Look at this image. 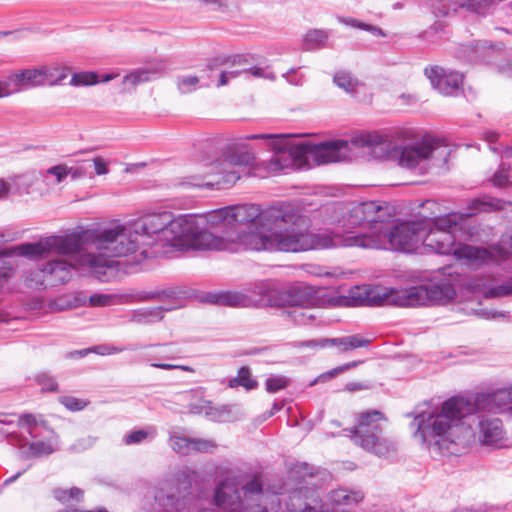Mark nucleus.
Instances as JSON below:
<instances>
[{
    "label": "nucleus",
    "mask_w": 512,
    "mask_h": 512,
    "mask_svg": "<svg viewBox=\"0 0 512 512\" xmlns=\"http://www.w3.org/2000/svg\"><path fill=\"white\" fill-rule=\"evenodd\" d=\"M84 243L92 245L97 252L80 255L77 264L101 282H108L115 276L119 263L116 258L131 256L133 263L140 264L143 260L158 255L156 250L142 248L132 223L117 224L102 230L73 232L64 236L52 235L35 243L20 244L15 247V251L18 255L31 259L51 255L69 256L77 253Z\"/></svg>",
    "instance_id": "nucleus-1"
},
{
    "label": "nucleus",
    "mask_w": 512,
    "mask_h": 512,
    "mask_svg": "<svg viewBox=\"0 0 512 512\" xmlns=\"http://www.w3.org/2000/svg\"><path fill=\"white\" fill-rule=\"evenodd\" d=\"M386 202L367 201L351 204L343 218L345 236L318 237L320 248L360 247L369 249H391L406 253L416 251L422 243L423 223L406 222L388 228L391 218Z\"/></svg>",
    "instance_id": "nucleus-2"
},
{
    "label": "nucleus",
    "mask_w": 512,
    "mask_h": 512,
    "mask_svg": "<svg viewBox=\"0 0 512 512\" xmlns=\"http://www.w3.org/2000/svg\"><path fill=\"white\" fill-rule=\"evenodd\" d=\"M507 408L512 414V386L478 393L473 402L463 397H452L443 402L441 408L415 417V435L423 442L434 441L439 446L465 443L472 435L470 426L464 422L465 417L473 412L497 414Z\"/></svg>",
    "instance_id": "nucleus-3"
},
{
    "label": "nucleus",
    "mask_w": 512,
    "mask_h": 512,
    "mask_svg": "<svg viewBox=\"0 0 512 512\" xmlns=\"http://www.w3.org/2000/svg\"><path fill=\"white\" fill-rule=\"evenodd\" d=\"M506 202L488 195L471 200L466 213H448L444 216L429 217L423 221L421 245L438 254H452L458 261L469 268L478 269L483 265L497 263L507 258L508 252L499 247L490 249L468 244H455L454 231L462 222L477 213L504 209Z\"/></svg>",
    "instance_id": "nucleus-4"
},
{
    "label": "nucleus",
    "mask_w": 512,
    "mask_h": 512,
    "mask_svg": "<svg viewBox=\"0 0 512 512\" xmlns=\"http://www.w3.org/2000/svg\"><path fill=\"white\" fill-rule=\"evenodd\" d=\"M232 232L253 231L268 238L290 240L295 242L296 249L282 250L283 252H299L312 248H320L318 237L296 230L301 221V211L292 202H277L266 208L258 204H239L229 206Z\"/></svg>",
    "instance_id": "nucleus-5"
},
{
    "label": "nucleus",
    "mask_w": 512,
    "mask_h": 512,
    "mask_svg": "<svg viewBox=\"0 0 512 512\" xmlns=\"http://www.w3.org/2000/svg\"><path fill=\"white\" fill-rule=\"evenodd\" d=\"M409 129H396L390 135L377 131L361 132L356 135L352 143L365 147L375 158L397 159L398 164L418 174H425L429 162L436 155L446 160L449 155L447 146L442 140L425 136L415 144L398 146L393 140H406L410 137Z\"/></svg>",
    "instance_id": "nucleus-6"
},
{
    "label": "nucleus",
    "mask_w": 512,
    "mask_h": 512,
    "mask_svg": "<svg viewBox=\"0 0 512 512\" xmlns=\"http://www.w3.org/2000/svg\"><path fill=\"white\" fill-rule=\"evenodd\" d=\"M460 286V275L453 273L451 267L443 268L427 282L404 289L375 287L366 291V299L372 305H393L415 307L430 304L444 305L456 297Z\"/></svg>",
    "instance_id": "nucleus-7"
},
{
    "label": "nucleus",
    "mask_w": 512,
    "mask_h": 512,
    "mask_svg": "<svg viewBox=\"0 0 512 512\" xmlns=\"http://www.w3.org/2000/svg\"><path fill=\"white\" fill-rule=\"evenodd\" d=\"M208 228L183 227L178 249L191 248L194 250H216L228 252L262 251V250H291L296 249L295 242L268 238L253 231H226L225 235H217Z\"/></svg>",
    "instance_id": "nucleus-8"
},
{
    "label": "nucleus",
    "mask_w": 512,
    "mask_h": 512,
    "mask_svg": "<svg viewBox=\"0 0 512 512\" xmlns=\"http://www.w3.org/2000/svg\"><path fill=\"white\" fill-rule=\"evenodd\" d=\"M218 473L225 478L217 484L214 496L213 509H200L197 512H269L277 510L279 500L273 496L272 506L269 509L261 504L263 495L262 484L258 479H253L239 490L238 477L232 475L228 468H218Z\"/></svg>",
    "instance_id": "nucleus-9"
},
{
    "label": "nucleus",
    "mask_w": 512,
    "mask_h": 512,
    "mask_svg": "<svg viewBox=\"0 0 512 512\" xmlns=\"http://www.w3.org/2000/svg\"><path fill=\"white\" fill-rule=\"evenodd\" d=\"M132 225L142 248L156 250L159 254L161 251L157 246L177 248L186 219L184 215L174 216L170 211H162L146 214L132 222Z\"/></svg>",
    "instance_id": "nucleus-10"
},
{
    "label": "nucleus",
    "mask_w": 512,
    "mask_h": 512,
    "mask_svg": "<svg viewBox=\"0 0 512 512\" xmlns=\"http://www.w3.org/2000/svg\"><path fill=\"white\" fill-rule=\"evenodd\" d=\"M386 420L379 410H369L357 415L356 425L350 430L351 440L363 449L379 457H387L396 451V442L382 436L381 421Z\"/></svg>",
    "instance_id": "nucleus-11"
},
{
    "label": "nucleus",
    "mask_w": 512,
    "mask_h": 512,
    "mask_svg": "<svg viewBox=\"0 0 512 512\" xmlns=\"http://www.w3.org/2000/svg\"><path fill=\"white\" fill-rule=\"evenodd\" d=\"M246 140H265L274 151V154L266 163L270 172H279L290 166L294 161L302 162L313 160L314 144L302 142L291 144L289 135L286 134H250Z\"/></svg>",
    "instance_id": "nucleus-12"
},
{
    "label": "nucleus",
    "mask_w": 512,
    "mask_h": 512,
    "mask_svg": "<svg viewBox=\"0 0 512 512\" xmlns=\"http://www.w3.org/2000/svg\"><path fill=\"white\" fill-rule=\"evenodd\" d=\"M154 498L159 507L157 512H183L186 508L190 511L192 504L194 507L199 506V500L195 501L193 496L180 495V491L173 482H164L157 489Z\"/></svg>",
    "instance_id": "nucleus-13"
},
{
    "label": "nucleus",
    "mask_w": 512,
    "mask_h": 512,
    "mask_svg": "<svg viewBox=\"0 0 512 512\" xmlns=\"http://www.w3.org/2000/svg\"><path fill=\"white\" fill-rule=\"evenodd\" d=\"M353 135L349 141L336 140L330 142H323L314 144L313 148V161L318 164H328L340 161H346L353 157V148H361L352 143ZM366 149L365 147H362Z\"/></svg>",
    "instance_id": "nucleus-14"
},
{
    "label": "nucleus",
    "mask_w": 512,
    "mask_h": 512,
    "mask_svg": "<svg viewBox=\"0 0 512 512\" xmlns=\"http://www.w3.org/2000/svg\"><path fill=\"white\" fill-rule=\"evenodd\" d=\"M230 207H223L208 212L207 214L184 215L186 226L191 228H208L225 235L226 231H233L230 217Z\"/></svg>",
    "instance_id": "nucleus-15"
},
{
    "label": "nucleus",
    "mask_w": 512,
    "mask_h": 512,
    "mask_svg": "<svg viewBox=\"0 0 512 512\" xmlns=\"http://www.w3.org/2000/svg\"><path fill=\"white\" fill-rule=\"evenodd\" d=\"M432 87L445 96H454L462 89L463 74L447 70L440 66L427 67L424 70Z\"/></svg>",
    "instance_id": "nucleus-16"
},
{
    "label": "nucleus",
    "mask_w": 512,
    "mask_h": 512,
    "mask_svg": "<svg viewBox=\"0 0 512 512\" xmlns=\"http://www.w3.org/2000/svg\"><path fill=\"white\" fill-rule=\"evenodd\" d=\"M287 296L289 300L288 307L293 309L287 312V315L297 325H306L314 316L304 311V307L311 304V290L309 287L302 284H294L287 287Z\"/></svg>",
    "instance_id": "nucleus-17"
},
{
    "label": "nucleus",
    "mask_w": 512,
    "mask_h": 512,
    "mask_svg": "<svg viewBox=\"0 0 512 512\" xmlns=\"http://www.w3.org/2000/svg\"><path fill=\"white\" fill-rule=\"evenodd\" d=\"M76 269V264L70 261L64 259L50 260L41 269L43 274L42 283L51 286L64 284L71 279L72 273Z\"/></svg>",
    "instance_id": "nucleus-18"
},
{
    "label": "nucleus",
    "mask_w": 512,
    "mask_h": 512,
    "mask_svg": "<svg viewBox=\"0 0 512 512\" xmlns=\"http://www.w3.org/2000/svg\"><path fill=\"white\" fill-rule=\"evenodd\" d=\"M177 292L173 289L164 290L159 294V297L163 299H171L173 303L162 305L152 308H143L136 311L134 320L138 323H154L161 321L164 318V313L172 311L180 307V304L176 302Z\"/></svg>",
    "instance_id": "nucleus-19"
},
{
    "label": "nucleus",
    "mask_w": 512,
    "mask_h": 512,
    "mask_svg": "<svg viewBox=\"0 0 512 512\" xmlns=\"http://www.w3.org/2000/svg\"><path fill=\"white\" fill-rule=\"evenodd\" d=\"M215 161V156L206 155L200 161L190 165L189 175L185 177L182 185L193 187H212L214 184H220V181H213L211 178L217 176V173H207L209 170L205 164Z\"/></svg>",
    "instance_id": "nucleus-20"
},
{
    "label": "nucleus",
    "mask_w": 512,
    "mask_h": 512,
    "mask_svg": "<svg viewBox=\"0 0 512 512\" xmlns=\"http://www.w3.org/2000/svg\"><path fill=\"white\" fill-rule=\"evenodd\" d=\"M478 435L481 442L494 445L500 442L504 436L502 421L493 416L478 413Z\"/></svg>",
    "instance_id": "nucleus-21"
},
{
    "label": "nucleus",
    "mask_w": 512,
    "mask_h": 512,
    "mask_svg": "<svg viewBox=\"0 0 512 512\" xmlns=\"http://www.w3.org/2000/svg\"><path fill=\"white\" fill-rule=\"evenodd\" d=\"M206 300L212 304L230 307H253L256 305V299L244 291L212 292L207 294Z\"/></svg>",
    "instance_id": "nucleus-22"
},
{
    "label": "nucleus",
    "mask_w": 512,
    "mask_h": 512,
    "mask_svg": "<svg viewBox=\"0 0 512 512\" xmlns=\"http://www.w3.org/2000/svg\"><path fill=\"white\" fill-rule=\"evenodd\" d=\"M168 69V64L164 60H158L149 63L143 68L133 70L123 78V84L137 86L139 84L151 81L157 75L165 72Z\"/></svg>",
    "instance_id": "nucleus-23"
},
{
    "label": "nucleus",
    "mask_w": 512,
    "mask_h": 512,
    "mask_svg": "<svg viewBox=\"0 0 512 512\" xmlns=\"http://www.w3.org/2000/svg\"><path fill=\"white\" fill-rule=\"evenodd\" d=\"M21 90L42 86L47 83L53 84L50 78L53 76L51 68L43 66L41 68L24 69L16 72Z\"/></svg>",
    "instance_id": "nucleus-24"
},
{
    "label": "nucleus",
    "mask_w": 512,
    "mask_h": 512,
    "mask_svg": "<svg viewBox=\"0 0 512 512\" xmlns=\"http://www.w3.org/2000/svg\"><path fill=\"white\" fill-rule=\"evenodd\" d=\"M70 172L71 170L66 165H56L44 171H39L41 186L36 188L37 192L40 194L48 193L56 185L62 183Z\"/></svg>",
    "instance_id": "nucleus-25"
},
{
    "label": "nucleus",
    "mask_w": 512,
    "mask_h": 512,
    "mask_svg": "<svg viewBox=\"0 0 512 512\" xmlns=\"http://www.w3.org/2000/svg\"><path fill=\"white\" fill-rule=\"evenodd\" d=\"M228 158L222 153L221 156L215 157V161H210L205 164L209 170L207 173H217V176H222L224 183H235L239 178V171L234 164H228Z\"/></svg>",
    "instance_id": "nucleus-26"
},
{
    "label": "nucleus",
    "mask_w": 512,
    "mask_h": 512,
    "mask_svg": "<svg viewBox=\"0 0 512 512\" xmlns=\"http://www.w3.org/2000/svg\"><path fill=\"white\" fill-rule=\"evenodd\" d=\"M228 158V164L232 163L239 170L240 167L250 165L254 160L253 153L248 149L247 145L242 143H233L222 152Z\"/></svg>",
    "instance_id": "nucleus-27"
},
{
    "label": "nucleus",
    "mask_w": 512,
    "mask_h": 512,
    "mask_svg": "<svg viewBox=\"0 0 512 512\" xmlns=\"http://www.w3.org/2000/svg\"><path fill=\"white\" fill-rule=\"evenodd\" d=\"M370 343V339L360 334H354L337 338H329V346L337 347L339 352L341 353H346L357 348L368 347Z\"/></svg>",
    "instance_id": "nucleus-28"
},
{
    "label": "nucleus",
    "mask_w": 512,
    "mask_h": 512,
    "mask_svg": "<svg viewBox=\"0 0 512 512\" xmlns=\"http://www.w3.org/2000/svg\"><path fill=\"white\" fill-rule=\"evenodd\" d=\"M364 494L360 490L349 491L345 488H338L329 493V500L336 505L353 506L361 502Z\"/></svg>",
    "instance_id": "nucleus-29"
},
{
    "label": "nucleus",
    "mask_w": 512,
    "mask_h": 512,
    "mask_svg": "<svg viewBox=\"0 0 512 512\" xmlns=\"http://www.w3.org/2000/svg\"><path fill=\"white\" fill-rule=\"evenodd\" d=\"M52 436L46 441L31 442L28 446L27 457H42L52 454L58 446V436L52 432Z\"/></svg>",
    "instance_id": "nucleus-30"
},
{
    "label": "nucleus",
    "mask_w": 512,
    "mask_h": 512,
    "mask_svg": "<svg viewBox=\"0 0 512 512\" xmlns=\"http://www.w3.org/2000/svg\"><path fill=\"white\" fill-rule=\"evenodd\" d=\"M238 386H242L246 390H253L258 387V382L251 375L250 368L247 366H242L238 372L237 376L229 379L228 387L236 388Z\"/></svg>",
    "instance_id": "nucleus-31"
},
{
    "label": "nucleus",
    "mask_w": 512,
    "mask_h": 512,
    "mask_svg": "<svg viewBox=\"0 0 512 512\" xmlns=\"http://www.w3.org/2000/svg\"><path fill=\"white\" fill-rule=\"evenodd\" d=\"M16 185L21 192L26 194L37 191L36 188L41 186L39 173L34 171L16 177Z\"/></svg>",
    "instance_id": "nucleus-32"
},
{
    "label": "nucleus",
    "mask_w": 512,
    "mask_h": 512,
    "mask_svg": "<svg viewBox=\"0 0 512 512\" xmlns=\"http://www.w3.org/2000/svg\"><path fill=\"white\" fill-rule=\"evenodd\" d=\"M17 425L19 427H27V432L32 438H36L39 436V426H43L44 428H46L45 421H38L36 416L30 413H25L19 416Z\"/></svg>",
    "instance_id": "nucleus-33"
},
{
    "label": "nucleus",
    "mask_w": 512,
    "mask_h": 512,
    "mask_svg": "<svg viewBox=\"0 0 512 512\" xmlns=\"http://www.w3.org/2000/svg\"><path fill=\"white\" fill-rule=\"evenodd\" d=\"M287 295V288L279 289L272 283L265 304L270 307H288Z\"/></svg>",
    "instance_id": "nucleus-34"
},
{
    "label": "nucleus",
    "mask_w": 512,
    "mask_h": 512,
    "mask_svg": "<svg viewBox=\"0 0 512 512\" xmlns=\"http://www.w3.org/2000/svg\"><path fill=\"white\" fill-rule=\"evenodd\" d=\"M328 39V34L324 30L314 29L309 31L303 39L305 49L313 50L321 47Z\"/></svg>",
    "instance_id": "nucleus-35"
},
{
    "label": "nucleus",
    "mask_w": 512,
    "mask_h": 512,
    "mask_svg": "<svg viewBox=\"0 0 512 512\" xmlns=\"http://www.w3.org/2000/svg\"><path fill=\"white\" fill-rule=\"evenodd\" d=\"M338 21L341 24H344L346 26L361 29V30L370 32L371 34L376 35V36H382V37L386 36V34L384 33V31L381 28L361 22L355 18L339 16Z\"/></svg>",
    "instance_id": "nucleus-36"
},
{
    "label": "nucleus",
    "mask_w": 512,
    "mask_h": 512,
    "mask_svg": "<svg viewBox=\"0 0 512 512\" xmlns=\"http://www.w3.org/2000/svg\"><path fill=\"white\" fill-rule=\"evenodd\" d=\"M333 82L347 93L354 92L359 85V81L356 78L344 71L337 72L333 77Z\"/></svg>",
    "instance_id": "nucleus-37"
},
{
    "label": "nucleus",
    "mask_w": 512,
    "mask_h": 512,
    "mask_svg": "<svg viewBox=\"0 0 512 512\" xmlns=\"http://www.w3.org/2000/svg\"><path fill=\"white\" fill-rule=\"evenodd\" d=\"M21 91L17 73L10 74L7 78L0 80V98L10 96Z\"/></svg>",
    "instance_id": "nucleus-38"
},
{
    "label": "nucleus",
    "mask_w": 512,
    "mask_h": 512,
    "mask_svg": "<svg viewBox=\"0 0 512 512\" xmlns=\"http://www.w3.org/2000/svg\"><path fill=\"white\" fill-rule=\"evenodd\" d=\"M510 295H512V276L504 283L495 285L483 292L486 299L502 298Z\"/></svg>",
    "instance_id": "nucleus-39"
},
{
    "label": "nucleus",
    "mask_w": 512,
    "mask_h": 512,
    "mask_svg": "<svg viewBox=\"0 0 512 512\" xmlns=\"http://www.w3.org/2000/svg\"><path fill=\"white\" fill-rule=\"evenodd\" d=\"M121 298L116 294L95 293L89 297V304L92 307H106L119 304Z\"/></svg>",
    "instance_id": "nucleus-40"
},
{
    "label": "nucleus",
    "mask_w": 512,
    "mask_h": 512,
    "mask_svg": "<svg viewBox=\"0 0 512 512\" xmlns=\"http://www.w3.org/2000/svg\"><path fill=\"white\" fill-rule=\"evenodd\" d=\"M361 363L362 361H352L344 365L337 366L327 372L320 374L313 382H311L310 386H313L318 382H327L334 378L335 376H337L338 374L343 373L349 369L355 368Z\"/></svg>",
    "instance_id": "nucleus-41"
},
{
    "label": "nucleus",
    "mask_w": 512,
    "mask_h": 512,
    "mask_svg": "<svg viewBox=\"0 0 512 512\" xmlns=\"http://www.w3.org/2000/svg\"><path fill=\"white\" fill-rule=\"evenodd\" d=\"M494 186L503 187L509 183H512V162L506 164L503 162L500 165L499 170L494 174L492 178Z\"/></svg>",
    "instance_id": "nucleus-42"
},
{
    "label": "nucleus",
    "mask_w": 512,
    "mask_h": 512,
    "mask_svg": "<svg viewBox=\"0 0 512 512\" xmlns=\"http://www.w3.org/2000/svg\"><path fill=\"white\" fill-rule=\"evenodd\" d=\"M271 284L272 283L269 281L258 282L255 283L252 288L244 290V292L256 299V305L259 302L266 303Z\"/></svg>",
    "instance_id": "nucleus-43"
},
{
    "label": "nucleus",
    "mask_w": 512,
    "mask_h": 512,
    "mask_svg": "<svg viewBox=\"0 0 512 512\" xmlns=\"http://www.w3.org/2000/svg\"><path fill=\"white\" fill-rule=\"evenodd\" d=\"M99 82V76L95 72H78L71 77L70 84L73 86H90Z\"/></svg>",
    "instance_id": "nucleus-44"
},
{
    "label": "nucleus",
    "mask_w": 512,
    "mask_h": 512,
    "mask_svg": "<svg viewBox=\"0 0 512 512\" xmlns=\"http://www.w3.org/2000/svg\"><path fill=\"white\" fill-rule=\"evenodd\" d=\"M53 494L54 497L62 503H66L70 500H76L79 502L83 497V491L77 487L70 489L58 488L53 491Z\"/></svg>",
    "instance_id": "nucleus-45"
},
{
    "label": "nucleus",
    "mask_w": 512,
    "mask_h": 512,
    "mask_svg": "<svg viewBox=\"0 0 512 512\" xmlns=\"http://www.w3.org/2000/svg\"><path fill=\"white\" fill-rule=\"evenodd\" d=\"M59 403L71 412L81 411L89 405L88 400L76 398L73 396H61L59 397Z\"/></svg>",
    "instance_id": "nucleus-46"
},
{
    "label": "nucleus",
    "mask_w": 512,
    "mask_h": 512,
    "mask_svg": "<svg viewBox=\"0 0 512 512\" xmlns=\"http://www.w3.org/2000/svg\"><path fill=\"white\" fill-rule=\"evenodd\" d=\"M290 385V379L286 376L276 375L267 378L265 382L266 391L269 393H276L280 390L286 389Z\"/></svg>",
    "instance_id": "nucleus-47"
},
{
    "label": "nucleus",
    "mask_w": 512,
    "mask_h": 512,
    "mask_svg": "<svg viewBox=\"0 0 512 512\" xmlns=\"http://www.w3.org/2000/svg\"><path fill=\"white\" fill-rule=\"evenodd\" d=\"M170 447L177 453L188 455L191 453V438L183 436H171L169 439Z\"/></svg>",
    "instance_id": "nucleus-48"
},
{
    "label": "nucleus",
    "mask_w": 512,
    "mask_h": 512,
    "mask_svg": "<svg viewBox=\"0 0 512 512\" xmlns=\"http://www.w3.org/2000/svg\"><path fill=\"white\" fill-rule=\"evenodd\" d=\"M217 444L211 439L191 438V452L213 453Z\"/></svg>",
    "instance_id": "nucleus-49"
},
{
    "label": "nucleus",
    "mask_w": 512,
    "mask_h": 512,
    "mask_svg": "<svg viewBox=\"0 0 512 512\" xmlns=\"http://www.w3.org/2000/svg\"><path fill=\"white\" fill-rule=\"evenodd\" d=\"M36 382L43 391L55 392L58 389V383L48 373H40L36 377Z\"/></svg>",
    "instance_id": "nucleus-50"
},
{
    "label": "nucleus",
    "mask_w": 512,
    "mask_h": 512,
    "mask_svg": "<svg viewBox=\"0 0 512 512\" xmlns=\"http://www.w3.org/2000/svg\"><path fill=\"white\" fill-rule=\"evenodd\" d=\"M108 163L101 157H96L93 160H88L84 163V169L94 168L97 175H105L109 172Z\"/></svg>",
    "instance_id": "nucleus-51"
},
{
    "label": "nucleus",
    "mask_w": 512,
    "mask_h": 512,
    "mask_svg": "<svg viewBox=\"0 0 512 512\" xmlns=\"http://www.w3.org/2000/svg\"><path fill=\"white\" fill-rule=\"evenodd\" d=\"M149 436V431L145 429L134 430L124 437L126 445L139 444L145 441Z\"/></svg>",
    "instance_id": "nucleus-52"
},
{
    "label": "nucleus",
    "mask_w": 512,
    "mask_h": 512,
    "mask_svg": "<svg viewBox=\"0 0 512 512\" xmlns=\"http://www.w3.org/2000/svg\"><path fill=\"white\" fill-rule=\"evenodd\" d=\"M198 82L199 79L196 76H185L179 79L178 88L181 93H190L196 89Z\"/></svg>",
    "instance_id": "nucleus-53"
},
{
    "label": "nucleus",
    "mask_w": 512,
    "mask_h": 512,
    "mask_svg": "<svg viewBox=\"0 0 512 512\" xmlns=\"http://www.w3.org/2000/svg\"><path fill=\"white\" fill-rule=\"evenodd\" d=\"M14 276L13 266L9 262H5L0 267V292L3 291L6 283Z\"/></svg>",
    "instance_id": "nucleus-54"
},
{
    "label": "nucleus",
    "mask_w": 512,
    "mask_h": 512,
    "mask_svg": "<svg viewBox=\"0 0 512 512\" xmlns=\"http://www.w3.org/2000/svg\"><path fill=\"white\" fill-rule=\"evenodd\" d=\"M328 346H329V338L306 340V341L298 342L296 344V347L310 348V349L325 348Z\"/></svg>",
    "instance_id": "nucleus-55"
},
{
    "label": "nucleus",
    "mask_w": 512,
    "mask_h": 512,
    "mask_svg": "<svg viewBox=\"0 0 512 512\" xmlns=\"http://www.w3.org/2000/svg\"><path fill=\"white\" fill-rule=\"evenodd\" d=\"M151 366L155 367V368L163 369V370L179 369V370L190 372V373L194 372V368H192L191 366H187V365H177V364H170V363L153 362V363H151Z\"/></svg>",
    "instance_id": "nucleus-56"
},
{
    "label": "nucleus",
    "mask_w": 512,
    "mask_h": 512,
    "mask_svg": "<svg viewBox=\"0 0 512 512\" xmlns=\"http://www.w3.org/2000/svg\"><path fill=\"white\" fill-rule=\"evenodd\" d=\"M243 72V69H233L229 71H222L219 76V83L218 86H224L228 83L230 79L236 78L239 75H241Z\"/></svg>",
    "instance_id": "nucleus-57"
},
{
    "label": "nucleus",
    "mask_w": 512,
    "mask_h": 512,
    "mask_svg": "<svg viewBox=\"0 0 512 512\" xmlns=\"http://www.w3.org/2000/svg\"><path fill=\"white\" fill-rule=\"evenodd\" d=\"M243 72L244 74H250L254 77H265V78H269V79H274V75L272 73H268L266 74L264 69L261 68V67H257V66H254V67H249V68H243Z\"/></svg>",
    "instance_id": "nucleus-58"
},
{
    "label": "nucleus",
    "mask_w": 512,
    "mask_h": 512,
    "mask_svg": "<svg viewBox=\"0 0 512 512\" xmlns=\"http://www.w3.org/2000/svg\"><path fill=\"white\" fill-rule=\"evenodd\" d=\"M249 56L244 54L235 55L231 59V65L237 69L249 68Z\"/></svg>",
    "instance_id": "nucleus-59"
},
{
    "label": "nucleus",
    "mask_w": 512,
    "mask_h": 512,
    "mask_svg": "<svg viewBox=\"0 0 512 512\" xmlns=\"http://www.w3.org/2000/svg\"><path fill=\"white\" fill-rule=\"evenodd\" d=\"M89 352H94V353H97L102 356L109 355L108 345H106V344L97 345L91 349L76 351L75 353L78 354L79 356H84V355L88 354Z\"/></svg>",
    "instance_id": "nucleus-60"
},
{
    "label": "nucleus",
    "mask_w": 512,
    "mask_h": 512,
    "mask_svg": "<svg viewBox=\"0 0 512 512\" xmlns=\"http://www.w3.org/2000/svg\"><path fill=\"white\" fill-rule=\"evenodd\" d=\"M96 440H97L96 437L86 436V437L79 439L75 443L74 446H75V448H77L79 450H85V449L92 447L96 443Z\"/></svg>",
    "instance_id": "nucleus-61"
},
{
    "label": "nucleus",
    "mask_w": 512,
    "mask_h": 512,
    "mask_svg": "<svg viewBox=\"0 0 512 512\" xmlns=\"http://www.w3.org/2000/svg\"><path fill=\"white\" fill-rule=\"evenodd\" d=\"M140 348H142V347L138 344H131V345H128L127 347H117V346H113V345H108L109 355L121 353L125 350L135 351Z\"/></svg>",
    "instance_id": "nucleus-62"
},
{
    "label": "nucleus",
    "mask_w": 512,
    "mask_h": 512,
    "mask_svg": "<svg viewBox=\"0 0 512 512\" xmlns=\"http://www.w3.org/2000/svg\"><path fill=\"white\" fill-rule=\"evenodd\" d=\"M15 417V414H5L0 413V425L5 426H13L15 425L16 421L13 419Z\"/></svg>",
    "instance_id": "nucleus-63"
},
{
    "label": "nucleus",
    "mask_w": 512,
    "mask_h": 512,
    "mask_svg": "<svg viewBox=\"0 0 512 512\" xmlns=\"http://www.w3.org/2000/svg\"><path fill=\"white\" fill-rule=\"evenodd\" d=\"M365 388H366L365 385H363L362 383H357V382H349L345 386V390H347L349 392H356V391L363 390Z\"/></svg>",
    "instance_id": "nucleus-64"
}]
</instances>
